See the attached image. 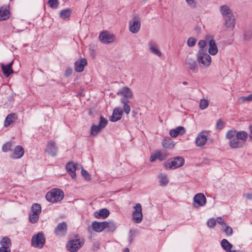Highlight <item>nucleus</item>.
<instances>
[{"label": "nucleus", "mask_w": 252, "mask_h": 252, "mask_svg": "<svg viewBox=\"0 0 252 252\" xmlns=\"http://www.w3.org/2000/svg\"><path fill=\"white\" fill-rule=\"evenodd\" d=\"M63 197V192L59 189H53L46 194L47 200L52 203L61 201Z\"/></svg>", "instance_id": "1"}, {"label": "nucleus", "mask_w": 252, "mask_h": 252, "mask_svg": "<svg viewBox=\"0 0 252 252\" xmlns=\"http://www.w3.org/2000/svg\"><path fill=\"white\" fill-rule=\"evenodd\" d=\"M46 239L43 232H40L33 235L31 240V245L34 248L42 249L45 243Z\"/></svg>", "instance_id": "2"}, {"label": "nucleus", "mask_w": 252, "mask_h": 252, "mask_svg": "<svg viewBox=\"0 0 252 252\" xmlns=\"http://www.w3.org/2000/svg\"><path fill=\"white\" fill-rule=\"evenodd\" d=\"M83 239L80 238L73 239L69 240L66 245V248L70 252H76L84 245Z\"/></svg>", "instance_id": "3"}, {"label": "nucleus", "mask_w": 252, "mask_h": 252, "mask_svg": "<svg viewBox=\"0 0 252 252\" xmlns=\"http://www.w3.org/2000/svg\"><path fill=\"white\" fill-rule=\"evenodd\" d=\"M197 60L199 63L203 66H209L212 62L211 57L206 53L205 49H200L197 55Z\"/></svg>", "instance_id": "4"}, {"label": "nucleus", "mask_w": 252, "mask_h": 252, "mask_svg": "<svg viewBox=\"0 0 252 252\" xmlns=\"http://www.w3.org/2000/svg\"><path fill=\"white\" fill-rule=\"evenodd\" d=\"M185 160L182 157H177L166 161L164 166L166 169H175L182 166Z\"/></svg>", "instance_id": "5"}, {"label": "nucleus", "mask_w": 252, "mask_h": 252, "mask_svg": "<svg viewBox=\"0 0 252 252\" xmlns=\"http://www.w3.org/2000/svg\"><path fill=\"white\" fill-rule=\"evenodd\" d=\"M141 27L140 18L137 16H134L132 20L129 22V30L132 33H137Z\"/></svg>", "instance_id": "6"}, {"label": "nucleus", "mask_w": 252, "mask_h": 252, "mask_svg": "<svg viewBox=\"0 0 252 252\" xmlns=\"http://www.w3.org/2000/svg\"><path fill=\"white\" fill-rule=\"evenodd\" d=\"M209 131L203 130L200 132L195 138V144L198 147H203L207 141Z\"/></svg>", "instance_id": "7"}, {"label": "nucleus", "mask_w": 252, "mask_h": 252, "mask_svg": "<svg viewBox=\"0 0 252 252\" xmlns=\"http://www.w3.org/2000/svg\"><path fill=\"white\" fill-rule=\"evenodd\" d=\"M115 35L107 31L102 32L99 35V40L104 44H109L113 42L115 40Z\"/></svg>", "instance_id": "8"}, {"label": "nucleus", "mask_w": 252, "mask_h": 252, "mask_svg": "<svg viewBox=\"0 0 252 252\" xmlns=\"http://www.w3.org/2000/svg\"><path fill=\"white\" fill-rule=\"evenodd\" d=\"M67 231V226L65 222L58 223L54 229L55 234L59 237H63L66 235Z\"/></svg>", "instance_id": "9"}, {"label": "nucleus", "mask_w": 252, "mask_h": 252, "mask_svg": "<svg viewBox=\"0 0 252 252\" xmlns=\"http://www.w3.org/2000/svg\"><path fill=\"white\" fill-rule=\"evenodd\" d=\"M46 151L52 156H56L58 152V148L56 145V142L53 141H48L46 146Z\"/></svg>", "instance_id": "10"}, {"label": "nucleus", "mask_w": 252, "mask_h": 252, "mask_svg": "<svg viewBox=\"0 0 252 252\" xmlns=\"http://www.w3.org/2000/svg\"><path fill=\"white\" fill-rule=\"evenodd\" d=\"M87 64V61L85 58H82L76 61L74 63V70L77 72H81L84 69V67Z\"/></svg>", "instance_id": "11"}, {"label": "nucleus", "mask_w": 252, "mask_h": 252, "mask_svg": "<svg viewBox=\"0 0 252 252\" xmlns=\"http://www.w3.org/2000/svg\"><path fill=\"white\" fill-rule=\"evenodd\" d=\"M123 114V110H121L119 107L115 108L113 111L112 116L110 117V121L112 122H116L120 120Z\"/></svg>", "instance_id": "12"}, {"label": "nucleus", "mask_w": 252, "mask_h": 252, "mask_svg": "<svg viewBox=\"0 0 252 252\" xmlns=\"http://www.w3.org/2000/svg\"><path fill=\"white\" fill-rule=\"evenodd\" d=\"M76 164L73 162H68L65 166L66 170L67 173L70 175L72 178L75 179L76 174L75 171L76 170Z\"/></svg>", "instance_id": "13"}, {"label": "nucleus", "mask_w": 252, "mask_h": 252, "mask_svg": "<svg viewBox=\"0 0 252 252\" xmlns=\"http://www.w3.org/2000/svg\"><path fill=\"white\" fill-rule=\"evenodd\" d=\"M10 15L9 6L3 5L0 8V21L6 20L9 18Z\"/></svg>", "instance_id": "14"}, {"label": "nucleus", "mask_w": 252, "mask_h": 252, "mask_svg": "<svg viewBox=\"0 0 252 252\" xmlns=\"http://www.w3.org/2000/svg\"><path fill=\"white\" fill-rule=\"evenodd\" d=\"M24 149L21 146H17L13 151V153L10 156L13 159H19L22 158L24 154Z\"/></svg>", "instance_id": "15"}, {"label": "nucleus", "mask_w": 252, "mask_h": 252, "mask_svg": "<svg viewBox=\"0 0 252 252\" xmlns=\"http://www.w3.org/2000/svg\"><path fill=\"white\" fill-rule=\"evenodd\" d=\"M229 145L231 149H239L245 146L244 142L241 141L236 137L229 141Z\"/></svg>", "instance_id": "16"}, {"label": "nucleus", "mask_w": 252, "mask_h": 252, "mask_svg": "<svg viewBox=\"0 0 252 252\" xmlns=\"http://www.w3.org/2000/svg\"><path fill=\"white\" fill-rule=\"evenodd\" d=\"M117 94H121L123 96L122 98H126L127 100L133 97V94L131 89L127 87H123L121 91L118 93Z\"/></svg>", "instance_id": "17"}, {"label": "nucleus", "mask_w": 252, "mask_h": 252, "mask_svg": "<svg viewBox=\"0 0 252 252\" xmlns=\"http://www.w3.org/2000/svg\"><path fill=\"white\" fill-rule=\"evenodd\" d=\"M13 61L6 64H1V69L3 74L5 77H8L11 74L14 73V71L12 68Z\"/></svg>", "instance_id": "18"}, {"label": "nucleus", "mask_w": 252, "mask_h": 252, "mask_svg": "<svg viewBox=\"0 0 252 252\" xmlns=\"http://www.w3.org/2000/svg\"><path fill=\"white\" fill-rule=\"evenodd\" d=\"M193 200L200 206H204L206 203V198L202 193H198L195 195Z\"/></svg>", "instance_id": "19"}, {"label": "nucleus", "mask_w": 252, "mask_h": 252, "mask_svg": "<svg viewBox=\"0 0 252 252\" xmlns=\"http://www.w3.org/2000/svg\"><path fill=\"white\" fill-rule=\"evenodd\" d=\"M209 53L212 56L216 55L218 52V49L213 38L211 39L209 41Z\"/></svg>", "instance_id": "20"}, {"label": "nucleus", "mask_w": 252, "mask_h": 252, "mask_svg": "<svg viewBox=\"0 0 252 252\" xmlns=\"http://www.w3.org/2000/svg\"><path fill=\"white\" fill-rule=\"evenodd\" d=\"M220 12L223 19L233 16V13L230 8L227 5H222L220 7Z\"/></svg>", "instance_id": "21"}, {"label": "nucleus", "mask_w": 252, "mask_h": 252, "mask_svg": "<svg viewBox=\"0 0 252 252\" xmlns=\"http://www.w3.org/2000/svg\"><path fill=\"white\" fill-rule=\"evenodd\" d=\"M94 230L96 232H101L105 229L104 221H94L92 224Z\"/></svg>", "instance_id": "22"}, {"label": "nucleus", "mask_w": 252, "mask_h": 252, "mask_svg": "<svg viewBox=\"0 0 252 252\" xmlns=\"http://www.w3.org/2000/svg\"><path fill=\"white\" fill-rule=\"evenodd\" d=\"M187 63L189 65V69L194 73L198 71V66L196 61L190 58H188L186 61Z\"/></svg>", "instance_id": "23"}, {"label": "nucleus", "mask_w": 252, "mask_h": 252, "mask_svg": "<svg viewBox=\"0 0 252 252\" xmlns=\"http://www.w3.org/2000/svg\"><path fill=\"white\" fill-rule=\"evenodd\" d=\"M17 117L15 113H11L8 115L4 120V126L8 127L11 124L14 123Z\"/></svg>", "instance_id": "24"}, {"label": "nucleus", "mask_w": 252, "mask_h": 252, "mask_svg": "<svg viewBox=\"0 0 252 252\" xmlns=\"http://www.w3.org/2000/svg\"><path fill=\"white\" fill-rule=\"evenodd\" d=\"M109 210L106 208H104L100 209L98 212H95L94 213V216L97 219H105L109 216Z\"/></svg>", "instance_id": "25"}, {"label": "nucleus", "mask_w": 252, "mask_h": 252, "mask_svg": "<svg viewBox=\"0 0 252 252\" xmlns=\"http://www.w3.org/2000/svg\"><path fill=\"white\" fill-rule=\"evenodd\" d=\"M72 14V10L70 8H66L62 10L60 13V17L64 20H68Z\"/></svg>", "instance_id": "26"}, {"label": "nucleus", "mask_w": 252, "mask_h": 252, "mask_svg": "<svg viewBox=\"0 0 252 252\" xmlns=\"http://www.w3.org/2000/svg\"><path fill=\"white\" fill-rule=\"evenodd\" d=\"M121 102L124 105L123 109H121V110H123L126 115L129 114L130 112V107L129 105V101L126 99V98H121Z\"/></svg>", "instance_id": "27"}, {"label": "nucleus", "mask_w": 252, "mask_h": 252, "mask_svg": "<svg viewBox=\"0 0 252 252\" xmlns=\"http://www.w3.org/2000/svg\"><path fill=\"white\" fill-rule=\"evenodd\" d=\"M224 20L225 21L224 23V25H225L227 28L231 30H233L235 27V18L234 16L225 18Z\"/></svg>", "instance_id": "28"}, {"label": "nucleus", "mask_w": 252, "mask_h": 252, "mask_svg": "<svg viewBox=\"0 0 252 252\" xmlns=\"http://www.w3.org/2000/svg\"><path fill=\"white\" fill-rule=\"evenodd\" d=\"M150 51L158 57L162 56L161 52L157 48V44L153 41H150L149 43Z\"/></svg>", "instance_id": "29"}, {"label": "nucleus", "mask_w": 252, "mask_h": 252, "mask_svg": "<svg viewBox=\"0 0 252 252\" xmlns=\"http://www.w3.org/2000/svg\"><path fill=\"white\" fill-rule=\"evenodd\" d=\"M221 246L222 248L226 252H234L232 251L231 249L233 247V245L230 243L227 240L225 239H223L221 241L220 243Z\"/></svg>", "instance_id": "30"}, {"label": "nucleus", "mask_w": 252, "mask_h": 252, "mask_svg": "<svg viewBox=\"0 0 252 252\" xmlns=\"http://www.w3.org/2000/svg\"><path fill=\"white\" fill-rule=\"evenodd\" d=\"M248 136L247 132L245 131H236V137L241 141L244 142V145H245Z\"/></svg>", "instance_id": "31"}, {"label": "nucleus", "mask_w": 252, "mask_h": 252, "mask_svg": "<svg viewBox=\"0 0 252 252\" xmlns=\"http://www.w3.org/2000/svg\"><path fill=\"white\" fill-rule=\"evenodd\" d=\"M158 179H159V185L161 186L165 187L167 186L169 183V180L167 175L163 173H161L158 175Z\"/></svg>", "instance_id": "32"}, {"label": "nucleus", "mask_w": 252, "mask_h": 252, "mask_svg": "<svg viewBox=\"0 0 252 252\" xmlns=\"http://www.w3.org/2000/svg\"><path fill=\"white\" fill-rule=\"evenodd\" d=\"M0 247L11 248L12 243L11 240L7 236L2 237L0 240Z\"/></svg>", "instance_id": "33"}, {"label": "nucleus", "mask_w": 252, "mask_h": 252, "mask_svg": "<svg viewBox=\"0 0 252 252\" xmlns=\"http://www.w3.org/2000/svg\"><path fill=\"white\" fill-rule=\"evenodd\" d=\"M105 229H106L107 231L113 232L116 228V226L115 223L113 221H104Z\"/></svg>", "instance_id": "34"}, {"label": "nucleus", "mask_w": 252, "mask_h": 252, "mask_svg": "<svg viewBox=\"0 0 252 252\" xmlns=\"http://www.w3.org/2000/svg\"><path fill=\"white\" fill-rule=\"evenodd\" d=\"M162 144L164 148L167 149H172L174 146L170 138L164 139L162 141Z\"/></svg>", "instance_id": "35"}, {"label": "nucleus", "mask_w": 252, "mask_h": 252, "mask_svg": "<svg viewBox=\"0 0 252 252\" xmlns=\"http://www.w3.org/2000/svg\"><path fill=\"white\" fill-rule=\"evenodd\" d=\"M31 210L32 213L39 215L41 212V207L39 204L34 203L32 206Z\"/></svg>", "instance_id": "36"}, {"label": "nucleus", "mask_w": 252, "mask_h": 252, "mask_svg": "<svg viewBox=\"0 0 252 252\" xmlns=\"http://www.w3.org/2000/svg\"><path fill=\"white\" fill-rule=\"evenodd\" d=\"M101 129L99 126L96 125H92L91 126V134L93 136H96L99 132L100 130Z\"/></svg>", "instance_id": "37"}, {"label": "nucleus", "mask_w": 252, "mask_h": 252, "mask_svg": "<svg viewBox=\"0 0 252 252\" xmlns=\"http://www.w3.org/2000/svg\"><path fill=\"white\" fill-rule=\"evenodd\" d=\"M39 215L33 213L30 214L29 218L30 222L32 223H35L37 222L39 218Z\"/></svg>", "instance_id": "38"}, {"label": "nucleus", "mask_w": 252, "mask_h": 252, "mask_svg": "<svg viewBox=\"0 0 252 252\" xmlns=\"http://www.w3.org/2000/svg\"><path fill=\"white\" fill-rule=\"evenodd\" d=\"M133 220L135 223H140L143 218L142 214H132Z\"/></svg>", "instance_id": "39"}, {"label": "nucleus", "mask_w": 252, "mask_h": 252, "mask_svg": "<svg viewBox=\"0 0 252 252\" xmlns=\"http://www.w3.org/2000/svg\"><path fill=\"white\" fill-rule=\"evenodd\" d=\"M136 230L130 229L128 233V240L129 244H132L135 237Z\"/></svg>", "instance_id": "40"}, {"label": "nucleus", "mask_w": 252, "mask_h": 252, "mask_svg": "<svg viewBox=\"0 0 252 252\" xmlns=\"http://www.w3.org/2000/svg\"><path fill=\"white\" fill-rule=\"evenodd\" d=\"M252 37V28L246 30L244 33V39L245 40H249Z\"/></svg>", "instance_id": "41"}, {"label": "nucleus", "mask_w": 252, "mask_h": 252, "mask_svg": "<svg viewBox=\"0 0 252 252\" xmlns=\"http://www.w3.org/2000/svg\"><path fill=\"white\" fill-rule=\"evenodd\" d=\"M107 120L106 118H104L103 117L100 116V120L98 124V126H99V127H100L101 129L104 128L107 125Z\"/></svg>", "instance_id": "42"}, {"label": "nucleus", "mask_w": 252, "mask_h": 252, "mask_svg": "<svg viewBox=\"0 0 252 252\" xmlns=\"http://www.w3.org/2000/svg\"><path fill=\"white\" fill-rule=\"evenodd\" d=\"M224 226H225V228H224L223 231L225 233L226 236H231L233 234V230L232 228L230 226L226 225V224Z\"/></svg>", "instance_id": "43"}, {"label": "nucleus", "mask_w": 252, "mask_h": 252, "mask_svg": "<svg viewBox=\"0 0 252 252\" xmlns=\"http://www.w3.org/2000/svg\"><path fill=\"white\" fill-rule=\"evenodd\" d=\"M48 4L50 7L53 9H56L58 8L59 2L58 0H49Z\"/></svg>", "instance_id": "44"}, {"label": "nucleus", "mask_w": 252, "mask_h": 252, "mask_svg": "<svg viewBox=\"0 0 252 252\" xmlns=\"http://www.w3.org/2000/svg\"><path fill=\"white\" fill-rule=\"evenodd\" d=\"M236 130H229L226 134V138L230 140L236 137Z\"/></svg>", "instance_id": "45"}, {"label": "nucleus", "mask_w": 252, "mask_h": 252, "mask_svg": "<svg viewBox=\"0 0 252 252\" xmlns=\"http://www.w3.org/2000/svg\"><path fill=\"white\" fill-rule=\"evenodd\" d=\"M209 105L208 100L205 99H201L199 103V107L201 109L206 108Z\"/></svg>", "instance_id": "46"}, {"label": "nucleus", "mask_w": 252, "mask_h": 252, "mask_svg": "<svg viewBox=\"0 0 252 252\" xmlns=\"http://www.w3.org/2000/svg\"><path fill=\"white\" fill-rule=\"evenodd\" d=\"M225 123L221 119H219L217 122L216 128L220 130L223 129Z\"/></svg>", "instance_id": "47"}, {"label": "nucleus", "mask_w": 252, "mask_h": 252, "mask_svg": "<svg viewBox=\"0 0 252 252\" xmlns=\"http://www.w3.org/2000/svg\"><path fill=\"white\" fill-rule=\"evenodd\" d=\"M11 147L12 143L10 142H7L3 145L2 150L4 152H7L11 150Z\"/></svg>", "instance_id": "48"}, {"label": "nucleus", "mask_w": 252, "mask_h": 252, "mask_svg": "<svg viewBox=\"0 0 252 252\" xmlns=\"http://www.w3.org/2000/svg\"><path fill=\"white\" fill-rule=\"evenodd\" d=\"M134 209L132 214H142V207L140 203H137L134 207Z\"/></svg>", "instance_id": "49"}, {"label": "nucleus", "mask_w": 252, "mask_h": 252, "mask_svg": "<svg viewBox=\"0 0 252 252\" xmlns=\"http://www.w3.org/2000/svg\"><path fill=\"white\" fill-rule=\"evenodd\" d=\"M178 135H183L186 132V129L184 127L180 126L174 129Z\"/></svg>", "instance_id": "50"}, {"label": "nucleus", "mask_w": 252, "mask_h": 252, "mask_svg": "<svg viewBox=\"0 0 252 252\" xmlns=\"http://www.w3.org/2000/svg\"><path fill=\"white\" fill-rule=\"evenodd\" d=\"M196 40L194 38L190 37L187 41V44L189 47H193L195 45Z\"/></svg>", "instance_id": "51"}, {"label": "nucleus", "mask_w": 252, "mask_h": 252, "mask_svg": "<svg viewBox=\"0 0 252 252\" xmlns=\"http://www.w3.org/2000/svg\"><path fill=\"white\" fill-rule=\"evenodd\" d=\"M216 224V220L214 219H210L207 221V225L210 228H213Z\"/></svg>", "instance_id": "52"}, {"label": "nucleus", "mask_w": 252, "mask_h": 252, "mask_svg": "<svg viewBox=\"0 0 252 252\" xmlns=\"http://www.w3.org/2000/svg\"><path fill=\"white\" fill-rule=\"evenodd\" d=\"M81 174L86 180L89 181L91 180V176L86 170L82 169L81 171Z\"/></svg>", "instance_id": "53"}, {"label": "nucleus", "mask_w": 252, "mask_h": 252, "mask_svg": "<svg viewBox=\"0 0 252 252\" xmlns=\"http://www.w3.org/2000/svg\"><path fill=\"white\" fill-rule=\"evenodd\" d=\"M188 4L192 8H195L196 3L194 0H186Z\"/></svg>", "instance_id": "54"}, {"label": "nucleus", "mask_w": 252, "mask_h": 252, "mask_svg": "<svg viewBox=\"0 0 252 252\" xmlns=\"http://www.w3.org/2000/svg\"><path fill=\"white\" fill-rule=\"evenodd\" d=\"M206 45V41L205 40H201L198 42V46L200 49H204V47Z\"/></svg>", "instance_id": "55"}, {"label": "nucleus", "mask_w": 252, "mask_h": 252, "mask_svg": "<svg viewBox=\"0 0 252 252\" xmlns=\"http://www.w3.org/2000/svg\"><path fill=\"white\" fill-rule=\"evenodd\" d=\"M157 156V158L159 159L160 161L164 160L165 158L162 156L161 151H157L156 152Z\"/></svg>", "instance_id": "56"}, {"label": "nucleus", "mask_w": 252, "mask_h": 252, "mask_svg": "<svg viewBox=\"0 0 252 252\" xmlns=\"http://www.w3.org/2000/svg\"><path fill=\"white\" fill-rule=\"evenodd\" d=\"M0 252H11V248L0 247Z\"/></svg>", "instance_id": "57"}, {"label": "nucleus", "mask_w": 252, "mask_h": 252, "mask_svg": "<svg viewBox=\"0 0 252 252\" xmlns=\"http://www.w3.org/2000/svg\"><path fill=\"white\" fill-rule=\"evenodd\" d=\"M216 222H217L219 224H220L221 225H225L226 223L224 222L223 219L221 217H218L217 218L216 220Z\"/></svg>", "instance_id": "58"}, {"label": "nucleus", "mask_w": 252, "mask_h": 252, "mask_svg": "<svg viewBox=\"0 0 252 252\" xmlns=\"http://www.w3.org/2000/svg\"><path fill=\"white\" fill-rule=\"evenodd\" d=\"M169 134L172 137H176L178 135H179L178 133H177V132L174 129L170 130Z\"/></svg>", "instance_id": "59"}, {"label": "nucleus", "mask_w": 252, "mask_h": 252, "mask_svg": "<svg viewBox=\"0 0 252 252\" xmlns=\"http://www.w3.org/2000/svg\"><path fill=\"white\" fill-rule=\"evenodd\" d=\"M72 73V69L71 68H68L66 69L65 71V75L66 77H68L71 75Z\"/></svg>", "instance_id": "60"}, {"label": "nucleus", "mask_w": 252, "mask_h": 252, "mask_svg": "<svg viewBox=\"0 0 252 252\" xmlns=\"http://www.w3.org/2000/svg\"><path fill=\"white\" fill-rule=\"evenodd\" d=\"M157 154H156V152L154 154H152L150 158V161L151 162H154L155 161L156 159H157Z\"/></svg>", "instance_id": "61"}, {"label": "nucleus", "mask_w": 252, "mask_h": 252, "mask_svg": "<svg viewBox=\"0 0 252 252\" xmlns=\"http://www.w3.org/2000/svg\"><path fill=\"white\" fill-rule=\"evenodd\" d=\"M245 101H246L245 98L244 96L240 97L238 99V102L240 104H242Z\"/></svg>", "instance_id": "62"}, {"label": "nucleus", "mask_w": 252, "mask_h": 252, "mask_svg": "<svg viewBox=\"0 0 252 252\" xmlns=\"http://www.w3.org/2000/svg\"><path fill=\"white\" fill-rule=\"evenodd\" d=\"M244 97L245 98L246 101H252V94H249L248 96H244Z\"/></svg>", "instance_id": "63"}, {"label": "nucleus", "mask_w": 252, "mask_h": 252, "mask_svg": "<svg viewBox=\"0 0 252 252\" xmlns=\"http://www.w3.org/2000/svg\"><path fill=\"white\" fill-rule=\"evenodd\" d=\"M249 129L250 130V133L249 134V137L252 140V125H250L249 126Z\"/></svg>", "instance_id": "64"}]
</instances>
